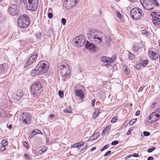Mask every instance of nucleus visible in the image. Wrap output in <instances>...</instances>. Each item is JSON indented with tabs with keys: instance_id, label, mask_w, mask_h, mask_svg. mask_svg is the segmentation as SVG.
<instances>
[{
	"instance_id": "1",
	"label": "nucleus",
	"mask_w": 160,
	"mask_h": 160,
	"mask_svg": "<svg viewBox=\"0 0 160 160\" xmlns=\"http://www.w3.org/2000/svg\"><path fill=\"white\" fill-rule=\"evenodd\" d=\"M102 33L95 29L89 30L87 33L88 39L96 44H99L102 41Z\"/></svg>"
},
{
	"instance_id": "2",
	"label": "nucleus",
	"mask_w": 160,
	"mask_h": 160,
	"mask_svg": "<svg viewBox=\"0 0 160 160\" xmlns=\"http://www.w3.org/2000/svg\"><path fill=\"white\" fill-rule=\"evenodd\" d=\"M29 18L25 14L21 15L18 18V23L19 27L22 28H25L30 24Z\"/></svg>"
},
{
	"instance_id": "3",
	"label": "nucleus",
	"mask_w": 160,
	"mask_h": 160,
	"mask_svg": "<svg viewBox=\"0 0 160 160\" xmlns=\"http://www.w3.org/2000/svg\"><path fill=\"white\" fill-rule=\"evenodd\" d=\"M31 90L33 97L35 98H38L42 91L41 84L39 82L34 83L32 86Z\"/></svg>"
},
{
	"instance_id": "4",
	"label": "nucleus",
	"mask_w": 160,
	"mask_h": 160,
	"mask_svg": "<svg viewBox=\"0 0 160 160\" xmlns=\"http://www.w3.org/2000/svg\"><path fill=\"white\" fill-rule=\"evenodd\" d=\"M130 15L133 19L138 20L140 19L143 16L144 14L140 8H135L131 10Z\"/></svg>"
},
{
	"instance_id": "5",
	"label": "nucleus",
	"mask_w": 160,
	"mask_h": 160,
	"mask_svg": "<svg viewBox=\"0 0 160 160\" xmlns=\"http://www.w3.org/2000/svg\"><path fill=\"white\" fill-rule=\"evenodd\" d=\"M60 74L62 77L68 76L70 74L69 67L66 63H62L59 67Z\"/></svg>"
},
{
	"instance_id": "6",
	"label": "nucleus",
	"mask_w": 160,
	"mask_h": 160,
	"mask_svg": "<svg viewBox=\"0 0 160 160\" xmlns=\"http://www.w3.org/2000/svg\"><path fill=\"white\" fill-rule=\"evenodd\" d=\"M28 3L27 2V1H25V3L27 5V9L29 10L34 11L37 8L38 0H28Z\"/></svg>"
},
{
	"instance_id": "7",
	"label": "nucleus",
	"mask_w": 160,
	"mask_h": 160,
	"mask_svg": "<svg viewBox=\"0 0 160 160\" xmlns=\"http://www.w3.org/2000/svg\"><path fill=\"white\" fill-rule=\"evenodd\" d=\"M36 66L37 68L42 74L47 71L49 68V65L47 62L42 61L40 62Z\"/></svg>"
},
{
	"instance_id": "8",
	"label": "nucleus",
	"mask_w": 160,
	"mask_h": 160,
	"mask_svg": "<svg viewBox=\"0 0 160 160\" xmlns=\"http://www.w3.org/2000/svg\"><path fill=\"white\" fill-rule=\"evenodd\" d=\"M19 10V7L17 4H12L8 8V11L11 15L15 16L18 14Z\"/></svg>"
},
{
	"instance_id": "9",
	"label": "nucleus",
	"mask_w": 160,
	"mask_h": 160,
	"mask_svg": "<svg viewBox=\"0 0 160 160\" xmlns=\"http://www.w3.org/2000/svg\"><path fill=\"white\" fill-rule=\"evenodd\" d=\"M20 119L23 124L28 125L31 122V116L30 114L27 113H23L20 118Z\"/></svg>"
},
{
	"instance_id": "10",
	"label": "nucleus",
	"mask_w": 160,
	"mask_h": 160,
	"mask_svg": "<svg viewBox=\"0 0 160 160\" xmlns=\"http://www.w3.org/2000/svg\"><path fill=\"white\" fill-rule=\"evenodd\" d=\"M85 40L83 38V36L80 35L76 37L75 38L74 42L77 44L78 47H81L84 45Z\"/></svg>"
},
{
	"instance_id": "11",
	"label": "nucleus",
	"mask_w": 160,
	"mask_h": 160,
	"mask_svg": "<svg viewBox=\"0 0 160 160\" xmlns=\"http://www.w3.org/2000/svg\"><path fill=\"white\" fill-rule=\"evenodd\" d=\"M148 55L151 59L155 60L157 59L158 57L157 54V50L154 48H152L148 51Z\"/></svg>"
},
{
	"instance_id": "12",
	"label": "nucleus",
	"mask_w": 160,
	"mask_h": 160,
	"mask_svg": "<svg viewBox=\"0 0 160 160\" xmlns=\"http://www.w3.org/2000/svg\"><path fill=\"white\" fill-rule=\"evenodd\" d=\"M23 95V92L21 90H18L15 93L12 95V98L15 101L19 100Z\"/></svg>"
},
{
	"instance_id": "13",
	"label": "nucleus",
	"mask_w": 160,
	"mask_h": 160,
	"mask_svg": "<svg viewBox=\"0 0 160 160\" xmlns=\"http://www.w3.org/2000/svg\"><path fill=\"white\" fill-rule=\"evenodd\" d=\"M79 0H65L66 8L69 9L74 7L78 2Z\"/></svg>"
},
{
	"instance_id": "14",
	"label": "nucleus",
	"mask_w": 160,
	"mask_h": 160,
	"mask_svg": "<svg viewBox=\"0 0 160 160\" xmlns=\"http://www.w3.org/2000/svg\"><path fill=\"white\" fill-rule=\"evenodd\" d=\"M116 58H109L106 56H103L101 58L100 60L101 62L106 63V65L109 64L110 63L115 61Z\"/></svg>"
},
{
	"instance_id": "15",
	"label": "nucleus",
	"mask_w": 160,
	"mask_h": 160,
	"mask_svg": "<svg viewBox=\"0 0 160 160\" xmlns=\"http://www.w3.org/2000/svg\"><path fill=\"white\" fill-rule=\"evenodd\" d=\"M38 56V54H34L32 55L28 59V61L27 62L25 65H24V67L26 68L28 66L30 65L32 62L34 61H36L37 60V58Z\"/></svg>"
},
{
	"instance_id": "16",
	"label": "nucleus",
	"mask_w": 160,
	"mask_h": 160,
	"mask_svg": "<svg viewBox=\"0 0 160 160\" xmlns=\"http://www.w3.org/2000/svg\"><path fill=\"white\" fill-rule=\"evenodd\" d=\"M9 66L8 64L4 63L0 64V74H6L8 71Z\"/></svg>"
},
{
	"instance_id": "17",
	"label": "nucleus",
	"mask_w": 160,
	"mask_h": 160,
	"mask_svg": "<svg viewBox=\"0 0 160 160\" xmlns=\"http://www.w3.org/2000/svg\"><path fill=\"white\" fill-rule=\"evenodd\" d=\"M159 118V116L153 112L151 114L148 118V119L151 120V122H155L158 120Z\"/></svg>"
},
{
	"instance_id": "18",
	"label": "nucleus",
	"mask_w": 160,
	"mask_h": 160,
	"mask_svg": "<svg viewBox=\"0 0 160 160\" xmlns=\"http://www.w3.org/2000/svg\"><path fill=\"white\" fill-rule=\"evenodd\" d=\"M76 95L79 97L81 99H83L84 97L83 92L81 89H76L75 90Z\"/></svg>"
},
{
	"instance_id": "19",
	"label": "nucleus",
	"mask_w": 160,
	"mask_h": 160,
	"mask_svg": "<svg viewBox=\"0 0 160 160\" xmlns=\"http://www.w3.org/2000/svg\"><path fill=\"white\" fill-rule=\"evenodd\" d=\"M31 74V75L33 76H35L42 74L39 69L37 68V66H36L34 69L32 71Z\"/></svg>"
},
{
	"instance_id": "20",
	"label": "nucleus",
	"mask_w": 160,
	"mask_h": 160,
	"mask_svg": "<svg viewBox=\"0 0 160 160\" xmlns=\"http://www.w3.org/2000/svg\"><path fill=\"white\" fill-rule=\"evenodd\" d=\"M85 47L87 49L92 50L94 49L95 46L94 44L91 43L88 41H87L85 45Z\"/></svg>"
},
{
	"instance_id": "21",
	"label": "nucleus",
	"mask_w": 160,
	"mask_h": 160,
	"mask_svg": "<svg viewBox=\"0 0 160 160\" xmlns=\"http://www.w3.org/2000/svg\"><path fill=\"white\" fill-rule=\"evenodd\" d=\"M151 3L150 2H148L147 3H145L143 4V6L144 8L148 10H151L153 9V8L150 5Z\"/></svg>"
},
{
	"instance_id": "22",
	"label": "nucleus",
	"mask_w": 160,
	"mask_h": 160,
	"mask_svg": "<svg viewBox=\"0 0 160 160\" xmlns=\"http://www.w3.org/2000/svg\"><path fill=\"white\" fill-rule=\"evenodd\" d=\"M111 128V126L108 125L103 130L102 133V135H105L106 134L109 132L110 131V129Z\"/></svg>"
},
{
	"instance_id": "23",
	"label": "nucleus",
	"mask_w": 160,
	"mask_h": 160,
	"mask_svg": "<svg viewBox=\"0 0 160 160\" xmlns=\"http://www.w3.org/2000/svg\"><path fill=\"white\" fill-rule=\"evenodd\" d=\"M99 135V133H97L94 134L89 138L88 140L89 141H92L95 140L98 138Z\"/></svg>"
},
{
	"instance_id": "24",
	"label": "nucleus",
	"mask_w": 160,
	"mask_h": 160,
	"mask_svg": "<svg viewBox=\"0 0 160 160\" xmlns=\"http://www.w3.org/2000/svg\"><path fill=\"white\" fill-rule=\"evenodd\" d=\"M153 24L155 25H158L160 24V18L155 17L152 21Z\"/></svg>"
},
{
	"instance_id": "25",
	"label": "nucleus",
	"mask_w": 160,
	"mask_h": 160,
	"mask_svg": "<svg viewBox=\"0 0 160 160\" xmlns=\"http://www.w3.org/2000/svg\"><path fill=\"white\" fill-rule=\"evenodd\" d=\"M122 68L123 71L126 74H128L130 73L129 69L128 67L126 66H123Z\"/></svg>"
},
{
	"instance_id": "26",
	"label": "nucleus",
	"mask_w": 160,
	"mask_h": 160,
	"mask_svg": "<svg viewBox=\"0 0 160 160\" xmlns=\"http://www.w3.org/2000/svg\"><path fill=\"white\" fill-rule=\"evenodd\" d=\"M99 111L98 109H96L93 112V118H96L99 114Z\"/></svg>"
},
{
	"instance_id": "27",
	"label": "nucleus",
	"mask_w": 160,
	"mask_h": 160,
	"mask_svg": "<svg viewBox=\"0 0 160 160\" xmlns=\"http://www.w3.org/2000/svg\"><path fill=\"white\" fill-rule=\"evenodd\" d=\"M42 134V133H41V131L38 129L35 130L33 131L31 135L32 136V137L33 136L37 134Z\"/></svg>"
},
{
	"instance_id": "28",
	"label": "nucleus",
	"mask_w": 160,
	"mask_h": 160,
	"mask_svg": "<svg viewBox=\"0 0 160 160\" xmlns=\"http://www.w3.org/2000/svg\"><path fill=\"white\" fill-rule=\"evenodd\" d=\"M47 150V147H44L42 148L39 151L38 153L40 154H42L45 152Z\"/></svg>"
},
{
	"instance_id": "29",
	"label": "nucleus",
	"mask_w": 160,
	"mask_h": 160,
	"mask_svg": "<svg viewBox=\"0 0 160 160\" xmlns=\"http://www.w3.org/2000/svg\"><path fill=\"white\" fill-rule=\"evenodd\" d=\"M71 107L69 106L68 108H67V109L64 110V112L65 113H72V110L71 109Z\"/></svg>"
},
{
	"instance_id": "30",
	"label": "nucleus",
	"mask_w": 160,
	"mask_h": 160,
	"mask_svg": "<svg viewBox=\"0 0 160 160\" xmlns=\"http://www.w3.org/2000/svg\"><path fill=\"white\" fill-rule=\"evenodd\" d=\"M128 58L129 59L133 60L135 58V55L132 53L130 52H129L128 54Z\"/></svg>"
},
{
	"instance_id": "31",
	"label": "nucleus",
	"mask_w": 160,
	"mask_h": 160,
	"mask_svg": "<svg viewBox=\"0 0 160 160\" xmlns=\"http://www.w3.org/2000/svg\"><path fill=\"white\" fill-rule=\"evenodd\" d=\"M8 144V141L6 140H3L1 142V145L6 146Z\"/></svg>"
},
{
	"instance_id": "32",
	"label": "nucleus",
	"mask_w": 160,
	"mask_h": 160,
	"mask_svg": "<svg viewBox=\"0 0 160 160\" xmlns=\"http://www.w3.org/2000/svg\"><path fill=\"white\" fill-rule=\"evenodd\" d=\"M148 60H143L142 61V64L143 67H145L147 66V65L148 63Z\"/></svg>"
},
{
	"instance_id": "33",
	"label": "nucleus",
	"mask_w": 160,
	"mask_h": 160,
	"mask_svg": "<svg viewBox=\"0 0 160 160\" xmlns=\"http://www.w3.org/2000/svg\"><path fill=\"white\" fill-rule=\"evenodd\" d=\"M109 147V145L108 144H107L104 146L100 150L101 152L103 151L104 150L108 148Z\"/></svg>"
},
{
	"instance_id": "34",
	"label": "nucleus",
	"mask_w": 160,
	"mask_h": 160,
	"mask_svg": "<svg viewBox=\"0 0 160 160\" xmlns=\"http://www.w3.org/2000/svg\"><path fill=\"white\" fill-rule=\"evenodd\" d=\"M137 121L136 119H133L131 120L129 122L130 125H132Z\"/></svg>"
},
{
	"instance_id": "35",
	"label": "nucleus",
	"mask_w": 160,
	"mask_h": 160,
	"mask_svg": "<svg viewBox=\"0 0 160 160\" xmlns=\"http://www.w3.org/2000/svg\"><path fill=\"white\" fill-rule=\"evenodd\" d=\"M154 112L156 114L159 115V117L160 118V108L157 109Z\"/></svg>"
},
{
	"instance_id": "36",
	"label": "nucleus",
	"mask_w": 160,
	"mask_h": 160,
	"mask_svg": "<svg viewBox=\"0 0 160 160\" xmlns=\"http://www.w3.org/2000/svg\"><path fill=\"white\" fill-rule=\"evenodd\" d=\"M155 149L156 148L155 147H153L152 148H149L148 150V152H151Z\"/></svg>"
},
{
	"instance_id": "37",
	"label": "nucleus",
	"mask_w": 160,
	"mask_h": 160,
	"mask_svg": "<svg viewBox=\"0 0 160 160\" xmlns=\"http://www.w3.org/2000/svg\"><path fill=\"white\" fill-rule=\"evenodd\" d=\"M117 120V117H113L111 120V122L112 123H114Z\"/></svg>"
},
{
	"instance_id": "38",
	"label": "nucleus",
	"mask_w": 160,
	"mask_h": 160,
	"mask_svg": "<svg viewBox=\"0 0 160 160\" xmlns=\"http://www.w3.org/2000/svg\"><path fill=\"white\" fill-rule=\"evenodd\" d=\"M143 134L145 136H148L150 135V132H148L144 131L143 132Z\"/></svg>"
},
{
	"instance_id": "39",
	"label": "nucleus",
	"mask_w": 160,
	"mask_h": 160,
	"mask_svg": "<svg viewBox=\"0 0 160 160\" xmlns=\"http://www.w3.org/2000/svg\"><path fill=\"white\" fill-rule=\"evenodd\" d=\"M41 34L40 32H38L37 33L35 36L37 39H39L41 37Z\"/></svg>"
},
{
	"instance_id": "40",
	"label": "nucleus",
	"mask_w": 160,
	"mask_h": 160,
	"mask_svg": "<svg viewBox=\"0 0 160 160\" xmlns=\"http://www.w3.org/2000/svg\"><path fill=\"white\" fill-rule=\"evenodd\" d=\"M133 50L135 52H138L139 48L138 46H134L133 47Z\"/></svg>"
},
{
	"instance_id": "41",
	"label": "nucleus",
	"mask_w": 160,
	"mask_h": 160,
	"mask_svg": "<svg viewBox=\"0 0 160 160\" xmlns=\"http://www.w3.org/2000/svg\"><path fill=\"white\" fill-rule=\"evenodd\" d=\"M6 147L4 146L1 145L0 146V150L1 151H4L6 149Z\"/></svg>"
},
{
	"instance_id": "42",
	"label": "nucleus",
	"mask_w": 160,
	"mask_h": 160,
	"mask_svg": "<svg viewBox=\"0 0 160 160\" xmlns=\"http://www.w3.org/2000/svg\"><path fill=\"white\" fill-rule=\"evenodd\" d=\"M140 1L141 4L143 6V4H145V3L148 2L147 0H140Z\"/></svg>"
},
{
	"instance_id": "43",
	"label": "nucleus",
	"mask_w": 160,
	"mask_h": 160,
	"mask_svg": "<svg viewBox=\"0 0 160 160\" xmlns=\"http://www.w3.org/2000/svg\"><path fill=\"white\" fill-rule=\"evenodd\" d=\"M61 23L63 25H65L66 23V20L65 18H62L61 20Z\"/></svg>"
},
{
	"instance_id": "44",
	"label": "nucleus",
	"mask_w": 160,
	"mask_h": 160,
	"mask_svg": "<svg viewBox=\"0 0 160 160\" xmlns=\"http://www.w3.org/2000/svg\"><path fill=\"white\" fill-rule=\"evenodd\" d=\"M23 144H24V147H25V148H26L28 149L29 148V145H28V143L26 142H24L23 143Z\"/></svg>"
},
{
	"instance_id": "45",
	"label": "nucleus",
	"mask_w": 160,
	"mask_h": 160,
	"mask_svg": "<svg viewBox=\"0 0 160 160\" xmlns=\"http://www.w3.org/2000/svg\"><path fill=\"white\" fill-rule=\"evenodd\" d=\"M24 157L26 159H29V156L27 153H25L24 154Z\"/></svg>"
},
{
	"instance_id": "46",
	"label": "nucleus",
	"mask_w": 160,
	"mask_h": 160,
	"mask_svg": "<svg viewBox=\"0 0 160 160\" xmlns=\"http://www.w3.org/2000/svg\"><path fill=\"white\" fill-rule=\"evenodd\" d=\"M118 141L115 140V141H114L112 142L111 143V145H115L118 144Z\"/></svg>"
},
{
	"instance_id": "47",
	"label": "nucleus",
	"mask_w": 160,
	"mask_h": 160,
	"mask_svg": "<svg viewBox=\"0 0 160 160\" xmlns=\"http://www.w3.org/2000/svg\"><path fill=\"white\" fill-rule=\"evenodd\" d=\"M58 94L61 98H62L63 96V92L61 91H59L58 92Z\"/></svg>"
},
{
	"instance_id": "48",
	"label": "nucleus",
	"mask_w": 160,
	"mask_h": 160,
	"mask_svg": "<svg viewBox=\"0 0 160 160\" xmlns=\"http://www.w3.org/2000/svg\"><path fill=\"white\" fill-rule=\"evenodd\" d=\"M48 16L49 18L51 19L53 17V14L52 13H49L48 14Z\"/></svg>"
},
{
	"instance_id": "49",
	"label": "nucleus",
	"mask_w": 160,
	"mask_h": 160,
	"mask_svg": "<svg viewBox=\"0 0 160 160\" xmlns=\"http://www.w3.org/2000/svg\"><path fill=\"white\" fill-rule=\"evenodd\" d=\"M111 153V151H108L107 152L104 154V156L105 157V156H106L108 155H109V154H110V153Z\"/></svg>"
},
{
	"instance_id": "50",
	"label": "nucleus",
	"mask_w": 160,
	"mask_h": 160,
	"mask_svg": "<svg viewBox=\"0 0 160 160\" xmlns=\"http://www.w3.org/2000/svg\"><path fill=\"white\" fill-rule=\"evenodd\" d=\"M142 33L143 34H147L148 33V32L146 30H143L142 31Z\"/></svg>"
},
{
	"instance_id": "51",
	"label": "nucleus",
	"mask_w": 160,
	"mask_h": 160,
	"mask_svg": "<svg viewBox=\"0 0 160 160\" xmlns=\"http://www.w3.org/2000/svg\"><path fill=\"white\" fill-rule=\"evenodd\" d=\"M84 144L83 142H81L78 143V147H81Z\"/></svg>"
},
{
	"instance_id": "52",
	"label": "nucleus",
	"mask_w": 160,
	"mask_h": 160,
	"mask_svg": "<svg viewBox=\"0 0 160 160\" xmlns=\"http://www.w3.org/2000/svg\"><path fill=\"white\" fill-rule=\"evenodd\" d=\"M106 38H108V39H107V40H106V42H109L111 41V38L110 37L108 36L107 37H106Z\"/></svg>"
},
{
	"instance_id": "53",
	"label": "nucleus",
	"mask_w": 160,
	"mask_h": 160,
	"mask_svg": "<svg viewBox=\"0 0 160 160\" xmlns=\"http://www.w3.org/2000/svg\"><path fill=\"white\" fill-rule=\"evenodd\" d=\"M117 17L119 18H121V15L120 13L118 12L117 13Z\"/></svg>"
},
{
	"instance_id": "54",
	"label": "nucleus",
	"mask_w": 160,
	"mask_h": 160,
	"mask_svg": "<svg viewBox=\"0 0 160 160\" xmlns=\"http://www.w3.org/2000/svg\"><path fill=\"white\" fill-rule=\"evenodd\" d=\"M78 147V143H76L74 144H73L72 146V148H76Z\"/></svg>"
},
{
	"instance_id": "55",
	"label": "nucleus",
	"mask_w": 160,
	"mask_h": 160,
	"mask_svg": "<svg viewBox=\"0 0 160 160\" xmlns=\"http://www.w3.org/2000/svg\"><path fill=\"white\" fill-rule=\"evenodd\" d=\"M95 99H93L91 102V104L92 106H94L95 104Z\"/></svg>"
},
{
	"instance_id": "56",
	"label": "nucleus",
	"mask_w": 160,
	"mask_h": 160,
	"mask_svg": "<svg viewBox=\"0 0 160 160\" xmlns=\"http://www.w3.org/2000/svg\"><path fill=\"white\" fill-rule=\"evenodd\" d=\"M25 1H27V2L26 3H28V0L27 1V0H23V3L24 5L27 8V5H26V3H25V2H24Z\"/></svg>"
},
{
	"instance_id": "57",
	"label": "nucleus",
	"mask_w": 160,
	"mask_h": 160,
	"mask_svg": "<svg viewBox=\"0 0 160 160\" xmlns=\"http://www.w3.org/2000/svg\"><path fill=\"white\" fill-rule=\"evenodd\" d=\"M138 155L137 153L134 154L133 155H132V156L134 157H138Z\"/></svg>"
},
{
	"instance_id": "58",
	"label": "nucleus",
	"mask_w": 160,
	"mask_h": 160,
	"mask_svg": "<svg viewBox=\"0 0 160 160\" xmlns=\"http://www.w3.org/2000/svg\"><path fill=\"white\" fill-rule=\"evenodd\" d=\"M140 114V111H138L135 113V115L137 116H138Z\"/></svg>"
},
{
	"instance_id": "59",
	"label": "nucleus",
	"mask_w": 160,
	"mask_h": 160,
	"mask_svg": "<svg viewBox=\"0 0 160 160\" xmlns=\"http://www.w3.org/2000/svg\"><path fill=\"white\" fill-rule=\"evenodd\" d=\"M22 0H14V1L17 3H20Z\"/></svg>"
},
{
	"instance_id": "60",
	"label": "nucleus",
	"mask_w": 160,
	"mask_h": 160,
	"mask_svg": "<svg viewBox=\"0 0 160 160\" xmlns=\"http://www.w3.org/2000/svg\"><path fill=\"white\" fill-rule=\"evenodd\" d=\"M132 156V155H130L127 156L125 158V160H127L130 157H131Z\"/></svg>"
},
{
	"instance_id": "61",
	"label": "nucleus",
	"mask_w": 160,
	"mask_h": 160,
	"mask_svg": "<svg viewBox=\"0 0 160 160\" xmlns=\"http://www.w3.org/2000/svg\"><path fill=\"white\" fill-rule=\"evenodd\" d=\"M131 131L130 130V129H129L128 131L127 132V135H129V134H131Z\"/></svg>"
},
{
	"instance_id": "62",
	"label": "nucleus",
	"mask_w": 160,
	"mask_h": 160,
	"mask_svg": "<svg viewBox=\"0 0 160 160\" xmlns=\"http://www.w3.org/2000/svg\"><path fill=\"white\" fill-rule=\"evenodd\" d=\"M153 158L152 157H149L148 158V160H153Z\"/></svg>"
},
{
	"instance_id": "63",
	"label": "nucleus",
	"mask_w": 160,
	"mask_h": 160,
	"mask_svg": "<svg viewBox=\"0 0 160 160\" xmlns=\"http://www.w3.org/2000/svg\"><path fill=\"white\" fill-rule=\"evenodd\" d=\"M96 148V147H93L91 149V151H93L95 150Z\"/></svg>"
},
{
	"instance_id": "64",
	"label": "nucleus",
	"mask_w": 160,
	"mask_h": 160,
	"mask_svg": "<svg viewBox=\"0 0 160 160\" xmlns=\"http://www.w3.org/2000/svg\"><path fill=\"white\" fill-rule=\"evenodd\" d=\"M54 116V115L53 114H52V115H50L49 116V118H53Z\"/></svg>"
}]
</instances>
